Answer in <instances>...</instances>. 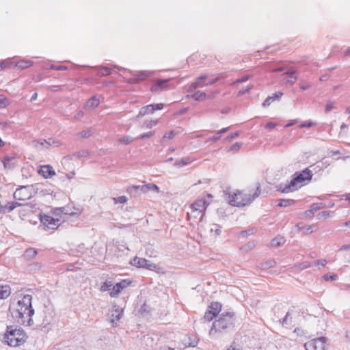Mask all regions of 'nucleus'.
<instances>
[{"mask_svg":"<svg viewBox=\"0 0 350 350\" xmlns=\"http://www.w3.org/2000/svg\"><path fill=\"white\" fill-rule=\"evenodd\" d=\"M12 318L19 324L31 325L34 310L32 308V296L25 295L10 308Z\"/></svg>","mask_w":350,"mask_h":350,"instance_id":"f257e3e1","label":"nucleus"},{"mask_svg":"<svg viewBox=\"0 0 350 350\" xmlns=\"http://www.w3.org/2000/svg\"><path fill=\"white\" fill-rule=\"evenodd\" d=\"M312 172L307 169L299 173H295L294 177L286 183H281L277 186V190L282 193H290L295 191L307 185L312 177Z\"/></svg>","mask_w":350,"mask_h":350,"instance_id":"f03ea898","label":"nucleus"},{"mask_svg":"<svg viewBox=\"0 0 350 350\" xmlns=\"http://www.w3.org/2000/svg\"><path fill=\"white\" fill-rule=\"evenodd\" d=\"M260 193V187L256 188V190L252 195L238 191L232 193H228V200L232 206H244L250 204L255 198L259 196ZM225 194L227 195L228 193L226 192Z\"/></svg>","mask_w":350,"mask_h":350,"instance_id":"7ed1b4c3","label":"nucleus"},{"mask_svg":"<svg viewBox=\"0 0 350 350\" xmlns=\"http://www.w3.org/2000/svg\"><path fill=\"white\" fill-rule=\"evenodd\" d=\"M26 338V334L23 329L10 325L7 327L3 341L9 346L18 347L25 342Z\"/></svg>","mask_w":350,"mask_h":350,"instance_id":"20e7f679","label":"nucleus"},{"mask_svg":"<svg viewBox=\"0 0 350 350\" xmlns=\"http://www.w3.org/2000/svg\"><path fill=\"white\" fill-rule=\"evenodd\" d=\"M235 321V314L234 312H223L220 317L215 320L212 325L210 330V334L217 332H223L228 327L232 326Z\"/></svg>","mask_w":350,"mask_h":350,"instance_id":"39448f33","label":"nucleus"},{"mask_svg":"<svg viewBox=\"0 0 350 350\" xmlns=\"http://www.w3.org/2000/svg\"><path fill=\"white\" fill-rule=\"evenodd\" d=\"M62 144L60 140L54 137H50L47 139H34L31 142V146L36 149L48 148L50 146L59 147Z\"/></svg>","mask_w":350,"mask_h":350,"instance_id":"423d86ee","label":"nucleus"},{"mask_svg":"<svg viewBox=\"0 0 350 350\" xmlns=\"http://www.w3.org/2000/svg\"><path fill=\"white\" fill-rule=\"evenodd\" d=\"M33 196V189L31 186H22L18 188L14 193L16 200L26 201Z\"/></svg>","mask_w":350,"mask_h":350,"instance_id":"0eeeda50","label":"nucleus"},{"mask_svg":"<svg viewBox=\"0 0 350 350\" xmlns=\"http://www.w3.org/2000/svg\"><path fill=\"white\" fill-rule=\"evenodd\" d=\"M326 342L327 338L321 336L306 342L304 346L306 350H325Z\"/></svg>","mask_w":350,"mask_h":350,"instance_id":"6e6552de","label":"nucleus"},{"mask_svg":"<svg viewBox=\"0 0 350 350\" xmlns=\"http://www.w3.org/2000/svg\"><path fill=\"white\" fill-rule=\"evenodd\" d=\"M123 315V309L113 305L109 310V321L113 327H117L120 319Z\"/></svg>","mask_w":350,"mask_h":350,"instance_id":"1a4fd4ad","label":"nucleus"},{"mask_svg":"<svg viewBox=\"0 0 350 350\" xmlns=\"http://www.w3.org/2000/svg\"><path fill=\"white\" fill-rule=\"evenodd\" d=\"M163 108V103L148 105L146 106L142 107L140 109L139 113L137 116V118L143 117L146 115L152 114L154 112V111L161 110Z\"/></svg>","mask_w":350,"mask_h":350,"instance_id":"9d476101","label":"nucleus"},{"mask_svg":"<svg viewBox=\"0 0 350 350\" xmlns=\"http://www.w3.org/2000/svg\"><path fill=\"white\" fill-rule=\"evenodd\" d=\"M153 74L154 72L150 70L138 71L135 77L130 78L128 80V82L131 84L138 83L139 82L145 80L146 78L151 77Z\"/></svg>","mask_w":350,"mask_h":350,"instance_id":"9b49d317","label":"nucleus"},{"mask_svg":"<svg viewBox=\"0 0 350 350\" xmlns=\"http://www.w3.org/2000/svg\"><path fill=\"white\" fill-rule=\"evenodd\" d=\"M207 205L208 204L204 199H199L191 205V209L193 213L203 214L206 209ZM202 217L203 215H201L200 220L202 219Z\"/></svg>","mask_w":350,"mask_h":350,"instance_id":"f8f14e48","label":"nucleus"},{"mask_svg":"<svg viewBox=\"0 0 350 350\" xmlns=\"http://www.w3.org/2000/svg\"><path fill=\"white\" fill-rule=\"evenodd\" d=\"M41 222L50 229H56L60 224V219H54L51 216L44 215L41 217Z\"/></svg>","mask_w":350,"mask_h":350,"instance_id":"ddd939ff","label":"nucleus"},{"mask_svg":"<svg viewBox=\"0 0 350 350\" xmlns=\"http://www.w3.org/2000/svg\"><path fill=\"white\" fill-rule=\"evenodd\" d=\"M170 79H160L157 80L151 87L150 90L153 93H158L167 88V82Z\"/></svg>","mask_w":350,"mask_h":350,"instance_id":"4468645a","label":"nucleus"},{"mask_svg":"<svg viewBox=\"0 0 350 350\" xmlns=\"http://www.w3.org/2000/svg\"><path fill=\"white\" fill-rule=\"evenodd\" d=\"M207 75H201L200 76L197 77L194 81L191 83L189 87V90L191 92L197 88L204 87V81L207 79Z\"/></svg>","mask_w":350,"mask_h":350,"instance_id":"2eb2a0df","label":"nucleus"},{"mask_svg":"<svg viewBox=\"0 0 350 350\" xmlns=\"http://www.w3.org/2000/svg\"><path fill=\"white\" fill-rule=\"evenodd\" d=\"M38 173L45 178H49L55 174L53 167L49 165H45L40 167Z\"/></svg>","mask_w":350,"mask_h":350,"instance_id":"dca6fc26","label":"nucleus"},{"mask_svg":"<svg viewBox=\"0 0 350 350\" xmlns=\"http://www.w3.org/2000/svg\"><path fill=\"white\" fill-rule=\"evenodd\" d=\"M217 92H212L211 94L207 95L205 92L202 91H196L191 95V98L196 101H202L206 98H213L215 97Z\"/></svg>","mask_w":350,"mask_h":350,"instance_id":"f3484780","label":"nucleus"},{"mask_svg":"<svg viewBox=\"0 0 350 350\" xmlns=\"http://www.w3.org/2000/svg\"><path fill=\"white\" fill-rule=\"evenodd\" d=\"M55 212H59L60 213L70 216L78 215L80 214V211L79 208H73L72 211L69 206L58 208L55 210Z\"/></svg>","mask_w":350,"mask_h":350,"instance_id":"a211bd4d","label":"nucleus"},{"mask_svg":"<svg viewBox=\"0 0 350 350\" xmlns=\"http://www.w3.org/2000/svg\"><path fill=\"white\" fill-rule=\"evenodd\" d=\"M3 163L5 169H13L16 165V159L14 157L6 156L3 159Z\"/></svg>","mask_w":350,"mask_h":350,"instance_id":"6ab92c4d","label":"nucleus"},{"mask_svg":"<svg viewBox=\"0 0 350 350\" xmlns=\"http://www.w3.org/2000/svg\"><path fill=\"white\" fill-rule=\"evenodd\" d=\"M283 95V93L281 92H277L274 93L272 96H268L265 101L262 103V106L264 107H268L274 102L275 100H278L281 98V96Z\"/></svg>","mask_w":350,"mask_h":350,"instance_id":"aec40b11","label":"nucleus"},{"mask_svg":"<svg viewBox=\"0 0 350 350\" xmlns=\"http://www.w3.org/2000/svg\"><path fill=\"white\" fill-rule=\"evenodd\" d=\"M149 191H152L156 193H159V188L157 185H155L154 183H148V184L142 185L141 191L142 193H147Z\"/></svg>","mask_w":350,"mask_h":350,"instance_id":"412c9836","label":"nucleus"},{"mask_svg":"<svg viewBox=\"0 0 350 350\" xmlns=\"http://www.w3.org/2000/svg\"><path fill=\"white\" fill-rule=\"evenodd\" d=\"M100 100L95 96L91 97L85 105V109H94L98 106Z\"/></svg>","mask_w":350,"mask_h":350,"instance_id":"4be33fe9","label":"nucleus"},{"mask_svg":"<svg viewBox=\"0 0 350 350\" xmlns=\"http://www.w3.org/2000/svg\"><path fill=\"white\" fill-rule=\"evenodd\" d=\"M11 293L10 288L8 285L0 286V299H6Z\"/></svg>","mask_w":350,"mask_h":350,"instance_id":"5701e85b","label":"nucleus"},{"mask_svg":"<svg viewBox=\"0 0 350 350\" xmlns=\"http://www.w3.org/2000/svg\"><path fill=\"white\" fill-rule=\"evenodd\" d=\"M193 159H191L189 157H186L176 160L174 165L176 167H182L191 163Z\"/></svg>","mask_w":350,"mask_h":350,"instance_id":"b1692460","label":"nucleus"},{"mask_svg":"<svg viewBox=\"0 0 350 350\" xmlns=\"http://www.w3.org/2000/svg\"><path fill=\"white\" fill-rule=\"evenodd\" d=\"M144 263H146V259L142 258L135 257L131 261V264L133 266L138 268H144Z\"/></svg>","mask_w":350,"mask_h":350,"instance_id":"393cba45","label":"nucleus"},{"mask_svg":"<svg viewBox=\"0 0 350 350\" xmlns=\"http://www.w3.org/2000/svg\"><path fill=\"white\" fill-rule=\"evenodd\" d=\"M286 239L282 236H278L273 239L271 242V245L273 247H279L284 244Z\"/></svg>","mask_w":350,"mask_h":350,"instance_id":"a878e982","label":"nucleus"},{"mask_svg":"<svg viewBox=\"0 0 350 350\" xmlns=\"http://www.w3.org/2000/svg\"><path fill=\"white\" fill-rule=\"evenodd\" d=\"M327 206L322 202L320 203H313L311 206L310 209L306 211V213H311L312 215H314V212L317 211L318 210H320L321 208H323L326 207Z\"/></svg>","mask_w":350,"mask_h":350,"instance_id":"bb28decb","label":"nucleus"},{"mask_svg":"<svg viewBox=\"0 0 350 350\" xmlns=\"http://www.w3.org/2000/svg\"><path fill=\"white\" fill-rule=\"evenodd\" d=\"M229 129H230V127H226V128L221 129V130L218 131L214 136L210 137L208 141L216 142V141L219 140L221 137V135L223 133H225L227 131H228Z\"/></svg>","mask_w":350,"mask_h":350,"instance_id":"cd10ccee","label":"nucleus"},{"mask_svg":"<svg viewBox=\"0 0 350 350\" xmlns=\"http://www.w3.org/2000/svg\"><path fill=\"white\" fill-rule=\"evenodd\" d=\"M97 73L100 76H107L111 74V69L110 68L103 66L96 68Z\"/></svg>","mask_w":350,"mask_h":350,"instance_id":"c85d7f7f","label":"nucleus"},{"mask_svg":"<svg viewBox=\"0 0 350 350\" xmlns=\"http://www.w3.org/2000/svg\"><path fill=\"white\" fill-rule=\"evenodd\" d=\"M295 201L293 199H282L279 200L278 206L281 207H287L294 204Z\"/></svg>","mask_w":350,"mask_h":350,"instance_id":"c756f323","label":"nucleus"},{"mask_svg":"<svg viewBox=\"0 0 350 350\" xmlns=\"http://www.w3.org/2000/svg\"><path fill=\"white\" fill-rule=\"evenodd\" d=\"M158 124V120L157 119H150L146 120L143 123V127L146 129H152L155 126Z\"/></svg>","mask_w":350,"mask_h":350,"instance_id":"7c9ffc66","label":"nucleus"},{"mask_svg":"<svg viewBox=\"0 0 350 350\" xmlns=\"http://www.w3.org/2000/svg\"><path fill=\"white\" fill-rule=\"evenodd\" d=\"M33 65V62L29 60H21L18 62L16 64V66L21 68L22 69H25L30 67Z\"/></svg>","mask_w":350,"mask_h":350,"instance_id":"2f4dec72","label":"nucleus"},{"mask_svg":"<svg viewBox=\"0 0 350 350\" xmlns=\"http://www.w3.org/2000/svg\"><path fill=\"white\" fill-rule=\"evenodd\" d=\"M122 288L120 287V285L116 283L113 286L111 291L109 293V295L111 297H115L118 295V294L122 291Z\"/></svg>","mask_w":350,"mask_h":350,"instance_id":"473e14b6","label":"nucleus"},{"mask_svg":"<svg viewBox=\"0 0 350 350\" xmlns=\"http://www.w3.org/2000/svg\"><path fill=\"white\" fill-rule=\"evenodd\" d=\"M209 308V310H212V312H214L215 314L217 315L221 310V305L218 302H213L211 303Z\"/></svg>","mask_w":350,"mask_h":350,"instance_id":"72a5a7b5","label":"nucleus"},{"mask_svg":"<svg viewBox=\"0 0 350 350\" xmlns=\"http://www.w3.org/2000/svg\"><path fill=\"white\" fill-rule=\"evenodd\" d=\"M242 145H243L242 142H236L235 144H232L228 149V152H232V153H237L241 149Z\"/></svg>","mask_w":350,"mask_h":350,"instance_id":"f704fd0d","label":"nucleus"},{"mask_svg":"<svg viewBox=\"0 0 350 350\" xmlns=\"http://www.w3.org/2000/svg\"><path fill=\"white\" fill-rule=\"evenodd\" d=\"M276 262L274 260H269L261 264L260 267L262 269H268L269 268H272L275 267Z\"/></svg>","mask_w":350,"mask_h":350,"instance_id":"c9c22d12","label":"nucleus"},{"mask_svg":"<svg viewBox=\"0 0 350 350\" xmlns=\"http://www.w3.org/2000/svg\"><path fill=\"white\" fill-rule=\"evenodd\" d=\"M133 140H134V139L133 137H131V136L125 135V136H123L122 137L118 139V142L120 144L127 145V144H131Z\"/></svg>","mask_w":350,"mask_h":350,"instance_id":"e433bc0d","label":"nucleus"},{"mask_svg":"<svg viewBox=\"0 0 350 350\" xmlns=\"http://www.w3.org/2000/svg\"><path fill=\"white\" fill-rule=\"evenodd\" d=\"M144 269L154 271L158 269V266L154 263L151 262L150 261L146 259V263H144Z\"/></svg>","mask_w":350,"mask_h":350,"instance_id":"4c0bfd02","label":"nucleus"},{"mask_svg":"<svg viewBox=\"0 0 350 350\" xmlns=\"http://www.w3.org/2000/svg\"><path fill=\"white\" fill-rule=\"evenodd\" d=\"M112 286V283L111 281H106L100 286V291L102 292H105L107 291H109L110 288Z\"/></svg>","mask_w":350,"mask_h":350,"instance_id":"58836bf2","label":"nucleus"},{"mask_svg":"<svg viewBox=\"0 0 350 350\" xmlns=\"http://www.w3.org/2000/svg\"><path fill=\"white\" fill-rule=\"evenodd\" d=\"M114 204H124L126 203L128 200L127 198L124 196H119L117 198H113Z\"/></svg>","mask_w":350,"mask_h":350,"instance_id":"ea45409f","label":"nucleus"},{"mask_svg":"<svg viewBox=\"0 0 350 350\" xmlns=\"http://www.w3.org/2000/svg\"><path fill=\"white\" fill-rule=\"evenodd\" d=\"M217 315L212 310H208L205 312L204 318L208 321H212Z\"/></svg>","mask_w":350,"mask_h":350,"instance_id":"a19ab883","label":"nucleus"},{"mask_svg":"<svg viewBox=\"0 0 350 350\" xmlns=\"http://www.w3.org/2000/svg\"><path fill=\"white\" fill-rule=\"evenodd\" d=\"M295 71H291V72H286L285 75H288L289 79L288 81L293 83L297 81V77L295 76Z\"/></svg>","mask_w":350,"mask_h":350,"instance_id":"79ce46f5","label":"nucleus"},{"mask_svg":"<svg viewBox=\"0 0 350 350\" xmlns=\"http://www.w3.org/2000/svg\"><path fill=\"white\" fill-rule=\"evenodd\" d=\"M334 108V103L332 100H329L326 103L325 108V112L326 113H327L329 111H331V110H332Z\"/></svg>","mask_w":350,"mask_h":350,"instance_id":"37998d69","label":"nucleus"},{"mask_svg":"<svg viewBox=\"0 0 350 350\" xmlns=\"http://www.w3.org/2000/svg\"><path fill=\"white\" fill-rule=\"evenodd\" d=\"M210 231L211 232H214L217 236H219L221 232L220 228L217 224H213Z\"/></svg>","mask_w":350,"mask_h":350,"instance_id":"c03bdc74","label":"nucleus"},{"mask_svg":"<svg viewBox=\"0 0 350 350\" xmlns=\"http://www.w3.org/2000/svg\"><path fill=\"white\" fill-rule=\"evenodd\" d=\"M131 282L129 280H122L120 282H118V284L120 285V287L123 290L131 284Z\"/></svg>","mask_w":350,"mask_h":350,"instance_id":"a18cd8bd","label":"nucleus"},{"mask_svg":"<svg viewBox=\"0 0 350 350\" xmlns=\"http://www.w3.org/2000/svg\"><path fill=\"white\" fill-rule=\"evenodd\" d=\"M8 105H9L8 100L5 97L1 96H0V109L5 107Z\"/></svg>","mask_w":350,"mask_h":350,"instance_id":"49530a36","label":"nucleus"},{"mask_svg":"<svg viewBox=\"0 0 350 350\" xmlns=\"http://www.w3.org/2000/svg\"><path fill=\"white\" fill-rule=\"evenodd\" d=\"M323 279L325 281L336 280L338 279V275L333 273L332 275L325 274L323 275Z\"/></svg>","mask_w":350,"mask_h":350,"instance_id":"de8ad7c7","label":"nucleus"},{"mask_svg":"<svg viewBox=\"0 0 350 350\" xmlns=\"http://www.w3.org/2000/svg\"><path fill=\"white\" fill-rule=\"evenodd\" d=\"M311 266L310 262L308 261L303 262L297 265V267L301 270L309 268Z\"/></svg>","mask_w":350,"mask_h":350,"instance_id":"09e8293b","label":"nucleus"},{"mask_svg":"<svg viewBox=\"0 0 350 350\" xmlns=\"http://www.w3.org/2000/svg\"><path fill=\"white\" fill-rule=\"evenodd\" d=\"M154 135V131H150V132H148V133L141 135L137 138H136V139H144L146 138H149V137H152Z\"/></svg>","mask_w":350,"mask_h":350,"instance_id":"8fccbe9b","label":"nucleus"},{"mask_svg":"<svg viewBox=\"0 0 350 350\" xmlns=\"http://www.w3.org/2000/svg\"><path fill=\"white\" fill-rule=\"evenodd\" d=\"M239 135H240L239 132H235V133H231L226 137L225 140L228 141V142H231L234 139L238 137L239 136Z\"/></svg>","mask_w":350,"mask_h":350,"instance_id":"3c124183","label":"nucleus"},{"mask_svg":"<svg viewBox=\"0 0 350 350\" xmlns=\"http://www.w3.org/2000/svg\"><path fill=\"white\" fill-rule=\"evenodd\" d=\"M314 125H316V122L310 120V121L305 122L301 124L299 126V127L301 128H301H304V127L309 128V127H311V126H314Z\"/></svg>","mask_w":350,"mask_h":350,"instance_id":"603ef678","label":"nucleus"},{"mask_svg":"<svg viewBox=\"0 0 350 350\" xmlns=\"http://www.w3.org/2000/svg\"><path fill=\"white\" fill-rule=\"evenodd\" d=\"M254 85H250L246 88H243L242 90H239V95H243L247 92H249L252 89H253Z\"/></svg>","mask_w":350,"mask_h":350,"instance_id":"864d4df0","label":"nucleus"},{"mask_svg":"<svg viewBox=\"0 0 350 350\" xmlns=\"http://www.w3.org/2000/svg\"><path fill=\"white\" fill-rule=\"evenodd\" d=\"M331 211H322L321 213H320L319 215H318V218L319 219H321L322 217H324V218H326V217H329L331 215Z\"/></svg>","mask_w":350,"mask_h":350,"instance_id":"5fc2aeb1","label":"nucleus"},{"mask_svg":"<svg viewBox=\"0 0 350 350\" xmlns=\"http://www.w3.org/2000/svg\"><path fill=\"white\" fill-rule=\"evenodd\" d=\"M250 78V75H245L234 81V83H240L247 81Z\"/></svg>","mask_w":350,"mask_h":350,"instance_id":"6e6d98bb","label":"nucleus"},{"mask_svg":"<svg viewBox=\"0 0 350 350\" xmlns=\"http://www.w3.org/2000/svg\"><path fill=\"white\" fill-rule=\"evenodd\" d=\"M78 135L81 137L86 138L91 135V132L90 131H82Z\"/></svg>","mask_w":350,"mask_h":350,"instance_id":"4d7b16f0","label":"nucleus"},{"mask_svg":"<svg viewBox=\"0 0 350 350\" xmlns=\"http://www.w3.org/2000/svg\"><path fill=\"white\" fill-rule=\"evenodd\" d=\"M327 261L326 259L317 260L314 262V265H321L323 267L327 265Z\"/></svg>","mask_w":350,"mask_h":350,"instance_id":"13d9d810","label":"nucleus"},{"mask_svg":"<svg viewBox=\"0 0 350 350\" xmlns=\"http://www.w3.org/2000/svg\"><path fill=\"white\" fill-rule=\"evenodd\" d=\"M175 135V133L174 131H170L168 133H166L163 137V139H172Z\"/></svg>","mask_w":350,"mask_h":350,"instance_id":"bf43d9fd","label":"nucleus"},{"mask_svg":"<svg viewBox=\"0 0 350 350\" xmlns=\"http://www.w3.org/2000/svg\"><path fill=\"white\" fill-rule=\"evenodd\" d=\"M50 68L55 70H66L67 67L64 66H56V65H51Z\"/></svg>","mask_w":350,"mask_h":350,"instance_id":"052dcab7","label":"nucleus"},{"mask_svg":"<svg viewBox=\"0 0 350 350\" xmlns=\"http://www.w3.org/2000/svg\"><path fill=\"white\" fill-rule=\"evenodd\" d=\"M1 65H2V69H4L5 68L10 67L12 63L10 60H3L1 61Z\"/></svg>","mask_w":350,"mask_h":350,"instance_id":"680f3d73","label":"nucleus"},{"mask_svg":"<svg viewBox=\"0 0 350 350\" xmlns=\"http://www.w3.org/2000/svg\"><path fill=\"white\" fill-rule=\"evenodd\" d=\"M290 313L289 312H287L285 315V317H284V319H282V323L284 324V325H288L290 323V321L289 319H291L290 318Z\"/></svg>","mask_w":350,"mask_h":350,"instance_id":"e2e57ef3","label":"nucleus"},{"mask_svg":"<svg viewBox=\"0 0 350 350\" xmlns=\"http://www.w3.org/2000/svg\"><path fill=\"white\" fill-rule=\"evenodd\" d=\"M218 80V77L213 78L209 79L206 83H205V86L212 85L215 83Z\"/></svg>","mask_w":350,"mask_h":350,"instance_id":"0e129e2a","label":"nucleus"},{"mask_svg":"<svg viewBox=\"0 0 350 350\" xmlns=\"http://www.w3.org/2000/svg\"><path fill=\"white\" fill-rule=\"evenodd\" d=\"M26 253L29 256H34L36 255L37 252L34 249L30 248V249H28V250H26Z\"/></svg>","mask_w":350,"mask_h":350,"instance_id":"69168bd1","label":"nucleus"},{"mask_svg":"<svg viewBox=\"0 0 350 350\" xmlns=\"http://www.w3.org/2000/svg\"><path fill=\"white\" fill-rule=\"evenodd\" d=\"M84 116V113L83 111L80 110L77 112V113L75 115L74 118L76 120L81 119Z\"/></svg>","mask_w":350,"mask_h":350,"instance_id":"338daca9","label":"nucleus"},{"mask_svg":"<svg viewBox=\"0 0 350 350\" xmlns=\"http://www.w3.org/2000/svg\"><path fill=\"white\" fill-rule=\"evenodd\" d=\"M276 125H277L276 123L270 122H268L267 124H266L265 127L267 129L271 130V129H273Z\"/></svg>","mask_w":350,"mask_h":350,"instance_id":"774afa93","label":"nucleus"}]
</instances>
